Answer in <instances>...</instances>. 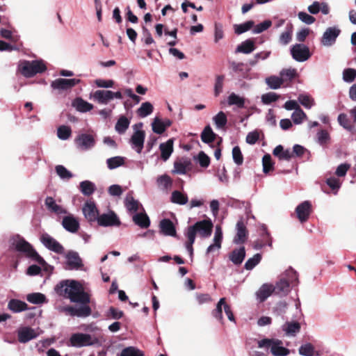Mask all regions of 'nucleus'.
Returning a JSON list of instances; mask_svg holds the SVG:
<instances>
[{"mask_svg":"<svg viewBox=\"0 0 356 356\" xmlns=\"http://www.w3.org/2000/svg\"><path fill=\"white\" fill-rule=\"evenodd\" d=\"M55 291L58 295L69 298L72 302L81 304V306L78 308L72 306H67L63 308V311L70 316L88 317L91 314V308L88 305L90 302V296L84 291L82 284L78 281H61L55 286Z\"/></svg>","mask_w":356,"mask_h":356,"instance_id":"f257e3e1","label":"nucleus"},{"mask_svg":"<svg viewBox=\"0 0 356 356\" xmlns=\"http://www.w3.org/2000/svg\"><path fill=\"white\" fill-rule=\"evenodd\" d=\"M19 70L25 77H32L47 70V66L42 60H22L19 65Z\"/></svg>","mask_w":356,"mask_h":356,"instance_id":"f03ea898","label":"nucleus"},{"mask_svg":"<svg viewBox=\"0 0 356 356\" xmlns=\"http://www.w3.org/2000/svg\"><path fill=\"white\" fill-rule=\"evenodd\" d=\"M213 225L211 219H204L197 221L193 225L189 226L186 234L194 237L198 234L201 238H208L211 235Z\"/></svg>","mask_w":356,"mask_h":356,"instance_id":"7ed1b4c3","label":"nucleus"},{"mask_svg":"<svg viewBox=\"0 0 356 356\" xmlns=\"http://www.w3.org/2000/svg\"><path fill=\"white\" fill-rule=\"evenodd\" d=\"M15 250L24 253L29 258L38 262L39 264H46L44 259L35 251L33 246L24 238H20L15 243Z\"/></svg>","mask_w":356,"mask_h":356,"instance_id":"20e7f679","label":"nucleus"},{"mask_svg":"<svg viewBox=\"0 0 356 356\" xmlns=\"http://www.w3.org/2000/svg\"><path fill=\"white\" fill-rule=\"evenodd\" d=\"M282 345V341L280 339H264L258 341L259 348H270V352L275 356L288 355L290 353L289 350Z\"/></svg>","mask_w":356,"mask_h":356,"instance_id":"39448f33","label":"nucleus"},{"mask_svg":"<svg viewBox=\"0 0 356 356\" xmlns=\"http://www.w3.org/2000/svg\"><path fill=\"white\" fill-rule=\"evenodd\" d=\"M41 243L49 250L57 254H63L65 252L63 246L49 234L44 233L40 236Z\"/></svg>","mask_w":356,"mask_h":356,"instance_id":"423d86ee","label":"nucleus"},{"mask_svg":"<svg viewBox=\"0 0 356 356\" xmlns=\"http://www.w3.org/2000/svg\"><path fill=\"white\" fill-rule=\"evenodd\" d=\"M291 53L293 58L298 62H304L311 56L309 48L302 44L293 45L291 47Z\"/></svg>","mask_w":356,"mask_h":356,"instance_id":"0eeeda50","label":"nucleus"},{"mask_svg":"<svg viewBox=\"0 0 356 356\" xmlns=\"http://www.w3.org/2000/svg\"><path fill=\"white\" fill-rule=\"evenodd\" d=\"M297 218L300 222H305L308 220L309 216L312 213V205L308 200L304 201L296 208Z\"/></svg>","mask_w":356,"mask_h":356,"instance_id":"6e6552de","label":"nucleus"},{"mask_svg":"<svg viewBox=\"0 0 356 356\" xmlns=\"http://www.w3.org/2000/svg\"><path fill=\"white\" fill-rule=\"evenodd\" d=\"M74 141L77 147L81 150H88L95 145L94 136L89 134H79Z\"/></svg>","mask_w":356,"mask_h":356,"instance_id":"1a4fd4ad","label":"nucleus"},{"mask_svg":"<svg viewBox=\"0 0 356 356\" xmlns=\"http://www.w3.org/2000/svg\"><path fill=\"white\" fill-rule=\"evenodd\" d=\"M70 342L74 347H83L92 344L91 336L83 333L73 334L70 339Z\"/></svg>","mask_w":356,"mask_h":356,"instance_id":"9d476101","label":"nucleus"},{"mask_svg":"<svg viewBox=\"0 0 356 356\" xmlns=\"http://www.w3.org/2000/svg\"><path fill=\"white\" fill-rule=\"evenodd\" d=\"M341 30L335 26L328 27L321 38V43L324 46H331L335 43Z\"/></svg>","mask_w":356,"mask_h":356,"instance_id":"9b49d317","label":"nucleus"},{"mask_svg":"<svg viewBox=\"0 0 356 356\" xmlns=\"http://www.w3.org/2000/svg\"><path fill=\"white\" fill-rule=\"evenodd\" d=\"M97 223L102 227L119 226L120 221L114 211L99 216Z\"/></svg>","mask_w":356,"mask_h":356,"instance_id":"f8f14e48","label":"nucleus"},{"mask_svg":"<svg viewBox=\"0 0 356 356\" xmlns=\"http://www.w3.org/2000/svg\"><path fill=\"white\" fill-rule=\"evenodd\" d=\"M80 81L81 80L77 79H67L59 78L52 81L51 86L54 89L65 90L73 88L76 84L79 83Z\"/></svg>","mask_w":356,"mask_h":356,"instance_id":"ddd939ff","label":"nucleus"},{"mask_svg":"<svg viewBox=\"0 0 356 356\" xmlns=\"http://www.w3.org/2000/svg\"><path fill=\"white\" fill-rule=\"evenodd\" d=\"M248 232L244 221L241 219L236 223V234L234 238V243L235 244L244 243L248 238Z\"/></svg>","mask_w":356,"mask_h":356,"instance_id":"4468645a","label":"nucleus"},{"mask_svg":"<svg viewBox=\"0 0 356 356\" xmlns=\"http://www.w3.org/2000/svg\"><path fill=\"white\" fill-rule=\"evenodd\" d=\"M160 233L164 236L176 237L177 231L174 223L168 218L162 219L159 222Z\"/></svg>","mask_w":356,"mask_h":356,"instance_id":"2eb2a0df","label":"nucleus"},{"mask_svg":"<svg viewBox=\"0 0 356 356\" xmlns=\"http://www.w3.org/2000/svg\"><path fill=\"white\" fill-rule=\"evenodd\" d=\"M145 138V132L143 130L135 131L131 138L130 142L138 154L141 153L143 148Z\"/></svg>","mask_w":356,"mask_h":356,"instance_id":"dca6fc26","label":"nucleus"},{"mask_svg":"<svg viewBox=\"0 0 356 356\" xmlns=\"http://www.w3.org/2000/svg\"><path fill=\"white\" fill-rule=\"evenodd\" d=\"M85 218L89 222H95L99 217V211L93 202H86L83 208Z\"/></svg>","mask_w":356,"mask_h":356,"instance_id":"f3484780","label":"nucleus"},{"mask_svg":"<svg viewBox=\"0 0 356 356\" xmlns=\"http://www.w3.org/2000/svg\"><path fill=\"white\" fill-rule=\"evenodd\" d=\"M67 264L70 269H79L83 266L82 259L78 252L75 251H69L65 256Z\"/></svg>","mask_w":356,"mask_h":356,"instance_id":"a211bd4d","label":"nucleus"},{"mask_svg":"<svg viewBox=\"0 0 356 356\" xmlns=\"http://www.w3.org/2000/svg\"><path fill=\"white\" fill-rule=\"evenodd\" d=\"M63 227L68 232L72 233L76 232L80 227L79 222L73 216H67L63 218Z\"/></svg>","mask_w":356,"mask_h":356,"instance_id":"6ab92c4d","label":"nucleus"},{"mask_svg":"<svg viewBox=\"0 0 356 356\" xmlns=\"http://www.w3.org/2000/svg\"><path fill=\"white\" fill-rule=\"evenodd\" d=\"M44 204L47 209L52 213L58 215L67 213L66 209L57 204L52 197H47L44 200Z\"/></svg>","mask_w":356,"mask_h":356,"instance_id":"aec40b11","label":"nucleus"},{"mask_svg":"<svg viewBox=\"0 0 356 356\" xmlns=\"http://www.w3.org/2000/svg\"><path fill=\"white\" fill-rule=\"evenodd\" d=\"M273 154L280 160L289 161L293 158V152H291L289 149H284L283 146L281 145H279L275 147L273 151Z\"/></svg>","mask_w":356,"mask_h":356,"instance_id":"412c9836","label":"nucleus"},{"mask_svg":"<svg viewBox=\"0 0 356 356\" xmlns=\"http://www.w3.org/2000/svg\"><path fill=\"white\" fill-rule=\"evenodd\" d=\"M245 257V247H241L238 249H234L229 254V259L234 264L238 266L242 264Z\"/></svg>","mask_w":356,"mask_h":356,"instance_id":"4be33fe9","label":"nucleus"},{"mask_svg":"<svg viewBox=\"0 0 356 356\" xmlns=\"http://www.w3.org/2000/svg\"><path fill=\"white\" fill-rule=\"evenodd\" d=\"M275 289V293L280 296H285L289 292L290 283L285 278H281L273 286Z\"/></svg>","mask_w":356,"mask_h":356,"instance_id":"5701e85b","label":"nucleus"},{"mask_svg":"<svg viewBox=\"0 0 356 356\" xmlns=\"http://www.w3.org/2000/svg\"><path fill=\"white\" fill-rule=\"evenodd\" d=\"M161 157L163 161H167L173 152V140L169 139L167 142L160 144Z\"/></svg>","mask_w":356,"mask_h":356,"instance_id":"b1692460","label":"nucleus"},{"mask_svg":"<svg viewBox=\"0 0 356 356\" xmlns=\"http://www.w3.org/2000/svg\"><path fill=\"white\" fill-rule=\"evenodd\" d=\"M8 308L15 313L21 312L28 309V305L22 300L12 299L8 304Z\"/></svg>","mask_w":356,"mask_h":356,"instance_id":"393cba45","label":"nucleus"},{"mask_svg":"<svg viewBox=\"0 0 356 356\" xmlns=\"http://www.w3.org/2000/svg\"><path fill=\"white\" fill-rule=\"evenodd\" d=\"M255 49L256 46L254 40L248 39L237 47L236 51L248 54L252 53Z\"/></svg>","mask_w":356,"mask_h":356,"instance_id":"a878e982","label":"nucleus"},{"mask_svg":"<svg viewBox=\"0 0 356 356\" xmlns=\"http://www.w3.org/2000/svg\"><path fill=\"white\" fill-rule=\"evenodd\" d=\"M35 337L34 330L30 327H24L18 332V340L21 343H26Z\"/></svg>","mask_w":356,"mask_h":356,"instance_id":"bb28decb","label":"nucleus"},{"mask_svg":"<svg viewBox=\"0 0 356 356\" xmlns=\"http://www.w3.org/2000/svg\"><path fill=\"white\" fill-rule=\"evenodd\" d=\"M72 106L79 112L85 113L90 111L92 109V104L88 103V102L83 100L81 97L76 98L73 102Z\"/></svg>","mask_w":356,"mask_h":356,"instance_id":"cd10ccee","label":"nucleus"},{"mask_svg":"<svg viewBox=\"0 0 356 356\" xmlns=\"http://www.w3.org/2000/svg\"><path fill=\"white\" fill-rule=\"evenodd\" d=\"M273 293H275L273 285L264 284L258 291L257 296L261 302H264Z\"/></svg>","mask_w":356,"mask_h":356,"instance_id":"c85d7f7f","label":"nucleus"},{"mask_svg":"<svg viewBox=\"0 0 356 356\" xmlns=\"http://www.w3.org/2000/svg\"><path fill=\"white\" fill-rule=\"evenodd\" d=\"M133 221L136 225L141 228H147L149 227L150 220L145 213H138L133 216Z\"/></svg>","mask_w":356,"mask_h":356,"instance_id":"c756f323","label":"nucleus"},{"mask_svg":"<svg viewBox=\"0 0 356 356\" xmlns=\"http://www.w3.org/2000/svg\"><path fill=\"white\" fill-rule=\"evenodd\" d=\"M191 166V162L189 159L184 161H176L174 163V172L184 175L186 173L187 169L189 170Z\"/></svg>","mask_w":356,"mask_h":356,"instance_id":"7c9ffc66","label":"nucleus"},{"mask_svg":"<svg viewBox=\"0 0 356 356\" xmlns=\"http://www.w3.org/2000/svg\"><path fill=\"white\" fill-rule=\"evenodd\" d=\"M94 97L101 104H107L113 99L112 91L111 90H97L94 93Z\"/></svg>","mask_w":356,"mask_h":356,"instance_id":"2f4dec72","label":"nucleus"},{"mask_svg":"<svg viewBox=\"0 0 356 356\" xmlns=\"http://www.w3.org/2000/svg\"><path fill=\"white\" fill-rule=\"evenodd\" d=\"M216 138V134L213 131L209 125H207L203 129L201 134V140L204 143H211L214 142Z\"/></svg>","mask_w":356,"mask_h":356,"instance_id":"473e14b6","label":"nucleus"},{"mask_svg":"<svg viewBox=\"0 0 356 356\" xmlns=\"http://www.w3.org/2000/svg\"><path fill=\"white\" fill-rule=\"evenodd\" d=\"M170 200L172 203L180 205L186 204L188 201L187 195L179 191H174L172 193Z\"/></svg>","mask_w":356,"mask_h":356,"instance_id":"72a5a7b5","label":"nucleus"},{"mask_svg":"<svg viewBox=\"0 0 356 356\" xmlns=\"http://www.w3.org/2000/svg\"><path fill=\"white\" fill-rule=\"evenodd\" d=\"M300 324L298 322H286L283 325V330L287 335L294 336L300 330Z\"/></svg>","mask_w":356,"mask_h":356,"instance_id":"f704fd0d","label":"nucleus"},{"mask_svg":"<svg viewBox=\"0 0 356 356\" xmlns=\"http://www.w3.org/2000/svg\"><path fill=\"white\" fill-rule=\"evenodd\" d=\"M124 205L129 211L136 212L138 209L139 202L134 198L131 193H129L125 198Z\"/></svg>","mask_w":356,"mask_h":356,"instance_id":"c9c22d12","label":"nucleus"},{"mask_svg":"<svg viewBox=\"0 0 356 356\" xmlns=\"http://www.w3.org/2000/svg\"><path fill=\"white\" fill-rule=\"evenodd\" d=\"M80 191L86 196H90L95 191V184L90 181H83L80 183Z\"/></svg>","mask_w":356,"mask_h":356,"instance_id":"e433bc0d","label":"nucleus"},{"mask_svg":"<svg viewBox=\"0 0 356 356\" xmlns=\"http://www.w3.org/2000/svg\"><path fill=\"white\" fill-rule=\"evenodd\" d=\"M153 109L152 104L149 102H146L141 104L136 113L140 118H145L153 112Z\"/></svg>","mask_w":356,"mask_h":356,"instance_id":"4c0bfd02","label":"nucleus"},{"mask_svg":"<svg viewBox=\"0 0 356 356\" xmlns=\"http://www.w3.org/2000/svg\"><path fill=\"white\" fill-rule=\"evenodd\" d=\"M130 121L125 116H121L115 124V130L118 133L124 134L129 128Z\"/></svg>","mask_w":356,"mask_h":356,"instance_id":"58836bf2","label":"nucleus"},{"mask_svg":"<svg viewBox=\"0 0 356 356\" xmlns=\"http://www.w3.org/2000/svg\"><path fill=\"white\" fill-rule=\"evenodd\" d=\"M254 22L252 20H249L245 22V23L241 24H235L234 28V32L237 35H241L249 30H250L252 28L254 27Z\"/></svg>","mask_w":356,"mask_h":356,"instance_id":"ea45409f","label":"nucleus"},{"mask_svg":"<svg viewBox=\"0 0 356 356\" xmlns=\"http://www.w3.org/2000/svg\"><path fill=\"white\" fill-rule=\"evenodd\" d=\"M293 25L289 24L286 26V31L280 36V42L284 45L289 44L292 39Z\"/></svg>","mask_w":356,"mask_h":356,"instance_id":"a19ab883","label":"nucleus"},{"mask_svg":"<svg viewBox=\"0 0 356 356\" xmlns=\"http://www.w3.org/2000/svg\"><path fill=\"white\" fill-rule=\"evenodd\" d=\"M108 168L111 170L115 169L124 164V158L122 156H114L106 160Z\"/></svg>","mask_w":356,"mask_h":356,"instance_id":"79ce46f5","label":"nucleus"},{"mask_svg":"<svg viewBox=\"0 0 356 356\" xmlns=\"http://www.w3.org/2000/svg\"><path fill=\"white\" fill-rule=\"evenodd\" d=\"M228 104L229 105H236L238 108H244L245 107V99L243 97L236 95L235 93H232L228 97Z\"/></svg>","mask_w":356,"mask_h":356,"instance_id":"37998d69","label":"nucleus"},{"mask_svg":"<svg viewBox=\"0 0 356 356\" xmlns=\"http://www.w3.org/2000/svg\"><path fill=\"white\" fill-rule=\"evenodd\" d=\"M318 143L323 147L327 146L330 141V136L327 130L321 129L317 133Z\"/></svg>","mask_w":356,"mask_h":356,"instance_id":"c03bdc74","label":"nucleus"},{"mask_svg":"<svg viewBox=\"0 0 356 356\" xmlns=\"http://www.w3.org/2000/svg\"><path fill=\"white\" fill-rule=\"evenodd\" d=\"M26 300L31 303L38 305L44 302L46 297L40 293H33L27 295Z\"/></svg>","mask_w":356,"mask_h":356,"instance_id":"a18cd8bd","label":"nucleus"},{"mask_svg":"<svg viewBox=\"0 0 356 356\" xmlns=\"http://www.w3.org/2000/svg\"><path fill=\"white\" fill-rule=\"evenodd\" d=\"M120 356H144V353L134 346H129L124 348Z\"/></svg>","mask_w":356,"mask_h":356,"instance_id":"49530a36","label":"nucleus"},{"mask_svg":"<svg viewBox=\"0 0 356 356\" xmlns=\"http://www.w3.org/2000/svg\"><path fill=\"white\" fill-rule=\"evenodd\" d=\"M261 260V255L259 253L254 254L252 258L247 260L244 268L248 270H252Z\"/></svg>","mask_w":356,"mask_h":356,"instance_id":"de8ad7c7","label":"nucleus"},{"mask_svg":"<svg viewBox=\"0 0 356 356\" xmlns=\"http://www.w3.org/2000/svg\"><path fill=\"white\" fill-rule=\"evenodd\" d=\"M213 120L215 124L218 128H223L225 127L227 122V115L222 111H220L216 115L213 117Z\"/></svg>","mask_w":356,"mask_h":356,"instance_id":"09e8293b","label":"nucleus"},{"mask_svg":"<svg viewBox=\"0 0 356 356\" xmlns=\"http://www.w3.org/2000/svg\"><path fill=\"white\" fill-rule=\"evenodd\" d=\"M72 134V129L70 127L65 125L60 126L57 129V136L61 140L68 139Z\"/></svg>","mask_w":356,"mask_h":356,"instance_id":"8fccbe9b","label":"nucleus"},{"mask_svg":"<svg viewBox=\"0 0 356 356\" xmlns=\"http://www.w3.org/2000/svg\"><path fill=\"white\" fill-rule=\"evenodd\" d=\"M266 83L272 89H277L284 83L283 79L276 76H271L266 79Z\"/></svg>","mask_w":356,"mask_h":356,"instance_id":"3c124183","label":"nucleus"},{"mask_svg":"<svg viewBox=\"0 0 356 356\" xmlns=\"http://www.w3.org/2000/svg\"><path fill=\"white\" fill-rule=\"evenodd\" d=\"M314 351V346L310 343L302 345L298 349L299 354L302 356H313Z\"/></svg>","mask_w":356,"mask_h":356,"instance_id":"603ef678","label":"nucleus"},{"mask_svg":"<svg viewBox=\"0 0 356 356\" xmlns=\"http://www.w3.org/2000/svg\"><path fill=\"white\" fill-rule=\"evenodd\" d=\"M57 175L63 179H70L73 175L66 168L62 165H58L55 168Z\"/></svg>","mask_w":356,"mask_h":356,"instance_id":"864d4df0","label":"nucleus"},{"mask_svg":"<svg viewBox=\"0 0 356 356\" xmlns=\"http://www.w3.org/2000/svg\"><path fill=\"white\" fill-rule=\"evenodd\" d=\"M338 122L341 126L348 131H351L354 127L351 124L350 119L345 113H341L338 116Z\"/></svg>","mask_w":356,"mask_h":356,"instance_id":"5fc2aeb1","label":"nucleus"},{"mask_svg":"<svg viewBox=\"0 0 356 356\" xmlns=\"http://www.w3.org/2000/svg\"><path fill=\"white\" fill-rule=\"evenodd\" d=\"M152 127L153 131L157 134H162L166 130L163 121L159 118H154Z\"/></svg>","mask_w":356,"mask_h":356,"instance_id":"6e6d98bb","label":"nucleus"},{"mask_svg":"<svg viewBox=\"0 0 356 356\" xmlns=\"http://www.w3.org/2000/svg\"><path fill=\"white\" fill-rule=\"evenodd\" d=\"M263 163V171L264 173L267 174L270 171L273 170V164L274 163L272 161V159L270 154H265L262 159Z\"/></svg>","mask_w":356,"mask_h":356,"instance_id":"4d7b16f0","label":"nucleus"},{"mask_svg":"<svg viewBox=\"0 0 356 356\" xmlns=\"http://www.w3.org/2000/svg\"><path fill=\"white\" fill-rule=\"evenodd\" d=\"M296 70L295 69H285L280 72V76L283 79V83L287 81H291L296 76Z\"/></svg>","mask_w":356,"mask_h":356,"instance_id":"13d9d810","label":"nucleus"},{"mask_svg":"<svg viewBox=\"0 0 356 356\" xmlns=\"http://www.w3.org/2000/svg\"><path fill=\"white\" fill-rule=\"evenodd\" d=\"M224 80V75L216 76V83L214 86V95L216 97L218 96L222 92Z\"/></svg>","mask_w":356,"mask_h":356,"instance_id":"bf43d9fd","label":"nucleus"},{"mask_svg":"<svg viewBox=\"0 0 356 356\" xmlns=\"http://www.w3.org/2000/svg\"><path fill=\"white\" fill-rule=\"evenodd\" d=\"M232 157L234 161L238 165H241L243 163V156L241 153V149L238 146H235L232 149Z\"/></svg>","mask_w":356,"mask_h":356,"instance_id":"052dcab7","label":"nucleus"},{"mask_svg":"<svg viewBox=\"0 0 356 356\" xmlns=\"http://www.w3.org/2000/svg\"><path fill=\"white\" fill-rule=\"evenodd\" d=\"M307 117L305 113L301 109L299 108L297 111H294V112L291 115V118L293 122L299 124L302 122V120Z\"/></svg>","mask_w":356,"mask_h":356,"instance_id":"680f3d73","label":"nucleus"},{"mask_svg":"<svg viewBox=\"0 0 356 356\" xmlns=\"http://www.w3.org/2000/svg\"><path fill=\"white\" fill-rule=\"evenodd\" d=\"M356 78V70L348 68L344 70L343 72V79L345 81L351 83Z\"/></svg>","mask_w":356,"mask_h":356,"instance_id":"e2e57ef3","label":"nucleus"},{"mask_svg":"<svg viewBox=\"0 0 356 356\" xmlns=\"http://www.w3.org/2000/svg\"><path fill=\"white\" fill-rule=\"evenodd\" d=\"M172 181L170 176L163 175L157 178V184L167 189L172 185Z\"/></svg>","mask_w":356,"mask_h":356,"instance_id":"0e129e2a","label":"nucleus"},{"mask_svg":"<svg viewBox=\"0 0 356 356\" xmlns=\"http://www.w3.org/2000/svg\"><path fill=\"white\" fill-rule=\"evenodd\" d=\"M272 25V22L270 20H265L263 22L257 24V26L254 25L253 32L254 33H260L268 28H270Z\"/></svg>","mask_w":356,"mask_h":356,"instance_id":"69168bd1","label":"nucleus"},{"mask_svg":"<svg viewBox=\"0 0 356 356\" xmlns=\"http://www.w3.org/2000/svg\"><path fill=\"white\" fill-rule=\"evenodd\" d=\"M279 95L275 92H268L261 96V101L264 104H270L272 102L277 101Z\"/></svg>","mask_w":356,"mask_h":356,"instance_id":"338daca9","label":"nucleus"},{"mask_svg":"<svg viewBox=\"0 0 356 356\" xmlns=\"http://www.w3.org/2000/svg\"><path fill=\"white\" fill-rule=\"evenodd\" d=\"M197 159L201 167L207 168L209 165L210 158L204 152H200L198 154Z\"/></svg>","mask_w":356,"mask_h":356,"instance_id":"774afa93","label":"nucleus"}]
</instances>
